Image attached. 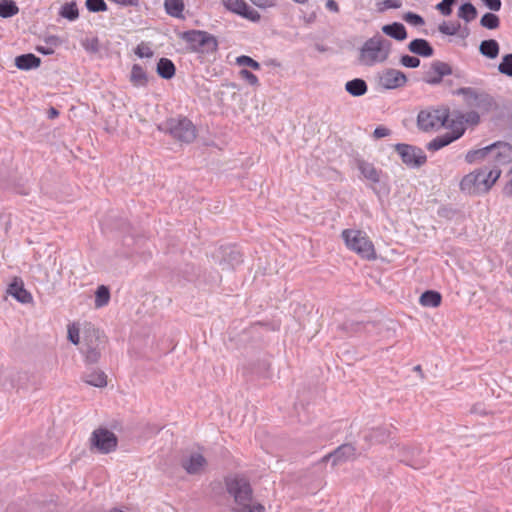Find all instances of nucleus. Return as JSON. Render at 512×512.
<instances>
[{
	"label": "nucleus",
	"instance_id": "obj_1",
	"mask_svg": "<svg viewBox=\"0 0 512 512\" xmlns=\"http://www.w3.org/2000/svg\"><path fill=\"white\" fill-rule=\"evenodd\" d=\"M225 486L228 494L234 498L235 512H264L262 504L253 500V490L249 481L240 476L227 477Z\"/></svg>",
	"mask_w": 512,
	"mask_h": 512
},
{
	"label": "nucleus",
	"instance_id": "obj_2",
	"mask_svg": "<svg viewBox=\"0 0 512 512\" xmlns=\"http://www.w3.org/2000/svg\"><path fill=\"white\" fill-rule=\"evenodd\" d=\"M500 174L501 171L498 168L483 166L465 175L460 182V188L469 195L486 193L500 177Z\"/></svg>",
	"mask_w": 512,
	"mask_h": 512
},
{
	"label": "nucleus",
	"instance_id": "obj_3",
	"mask_svg": "<svg viewBox=\"0 0 512 512\" xmlns=\"http://www.w3.org/2000/svg\"><path fill=\"white\" fill-rule=\"evenodd\" d=\"M391 47V41L376 34L364 42L360 49L359 61L366 66L384 62L389 57Z\"/></svg>",
	"mask_w": 512,
	"mask_h": 512
},
{
	"label": "nucleus",
	"instance_id": "obj_4",
	"mask_svg": "<svg viewBox=\"0 0 512 512\" xmlns=\"http://www.w3.org/2000/svg\"><path fill=\"white\" fill-rule=\"evenodd\" d=\"M158 128L182 143L189 144L196 138V127L186 117L169 118L161 123Z\"/></svg>",
	"mask_w": 512,
	"mask_h": 512
},
{
	"label": "nucleus",
	"instance_id": "obj_5",
	"mask_svg": "<svg viewBox=\"0 0 512 512\" xmlns=\"http://www.w3.org/2000/svg\"><path fill=\"white\" fill-rule=\"evenodd\" d=\"M450 113L447 108L421 110L417 116V126L421 131L429 132L443 126L448 127Z\"/></svg>",
	"mask_w": 512,
	"mask_h": 512
},
{
	"label": "nucleus",
	"instance_id": "obj_6",
	"mask_svg": "<svg viewBox=\"0 0 512 512\" xmlns=\"http://www.w3.org/2000/svg\"><path fill=\"white\" fill-rule=\"evenodd\" d=\"M342 237L346 246L361 257L367 259L374 257V246L362 231L346 229L342 232Z\"/></svg>",
	"mask_w": 512,
	"mask_h": 512
},
{
	"label": "nucleus",
	"instance_id": "obj_7",
	"mask_svg": "<svg viewBox=\"0 0 512 512\" xmlns=\"http://www.w3.org/2000/svg\"><path fill=\"white\" fill-rule=\"evenodd\" d=\"M102 338L101 332L94 327L85 330L81 352L84 354L87 363L94 364L99 361L101 344L103 343Z\"/></svg>",
	"mask_w": 512,
	"mask_h": 512
},
{
	"label": "nucleus",
	"instance_id": "obj_8",
	"mask_svg": "<svg viewBox=\"0 0 512 512\" xmlns=\"http://www.w3.org/2000/svg\"><path fill=\"white\" fill-rule=\"evenodd\" d=\"M182 39L189 43L194 51L212 53L218 49L216 37L206 31H186L182 34Z\"/></svg>",
	"mask_w": 512,
	"mask_h": 512
},
{
	"label": "nucleus",
	"instance_id": "obj_9",
	"mask_svg": "<svg viewBox=\"0 0 512 512\" xmlns=\"http://www.w3.org/2000/svg\"><path fill=\"white\" fill-rule=\"evenodd\" d=\"M118 446L117 436L107 428L95 429L90 437V450H96L101 454H109Z\"/></svg>",
	"mask_w": 512,
	"mask_h": 512
},
{
	"label": "nucleus",
	"instance_id": "obj_10",
	"mask_svg": "<svg viewBox=\"0 0 512 512\" xmlns=\"http://www.w3.org/2000/svg\"><path fill=\"white\" fill-rule=\"evenodd\" d=\"M456 94L463 95L464 101L468 107L477 108L482 111H489L493 104V98L484 92H478L471 87H462L456 91Z\"/></svg>",
	"mask_w": 512,
	"mask_h": 512
},
{
	"label": "nucleus",
	"instance_id": "obj_11",
	"mask_svg": "<svg viewBox=\"0 0 512 512\" xmlns=\"http://www.w3.org/2000/svg\"><path fill=\"white\" fill-rule=\"evenodd\" d=\"M395 150L399 154L402 162L411 168H419L427 161L424 151L413 145L398 143Z\"/></svg>",
	"mask_w": 512,
	"mask_h": 512
},
{
	"label": "nucleus",
	"instance_id": "obj_12",
	"mask_svg": "<svg viewBox=\"0 0 512 512\" xmlns=\"http://www.w3.org/2000/svg\"><path fill=\"white\" fill-rule=\"evenodd\" d=\"M407 81L405 73L394 68H386L378 74V85L385 90L404 87Z\"/></svg>",
	"mask_w": 512,
	"mask_h": 512
},
{
	"label": "nucleus",
	"instance_id": "obj_13",
	"mask_svg": "<svg viewBox=\"0 0 512 512\" xmlns=\"http://www.w3.org/2000/svg\"><path fill=\"white\" fill-rule=\"evenodd\" d=\"M221 2L228 11L252 22H259L261 19L260 13L250 7L245 0H221Z\"/></svg>",
	"mask_w": 512,
	"mask_h": 512
},
{
	"label": "nucleus",
	"instance_id": "obj_14",
	"mask_svg": "<svg viewBox=\"0 0 512 512\" xmlns=\"http://www.w3.org/2000/svg\"><path fill=\"white\" fill-rule=\"evenodd\" d=\"M400 461L414 469L426 466L428 460L422 455V450L416 446H403L399 449Z\"/></svg>",
	"mask_w": 512,
	"mask_h": 512
},
{
	"label": "nucleus",
	"instance_id": "obj_15",
	"mask_svg": "<svg viewBox=\"0 0 512 512\" xmlns=\"http://www.w3.org/2000/svg\"><path fill=\"white\" fill-rule=\"evenodd\" d=\"M356 447L351 443H344L338 446L334 451L325 455L321 462L332 461V466H337L349 460L356 459Z\"/></svg>",
	"mask_w": 512,
	"mask_h": 512
},
{
	"label": "nucleus",
	"instance_id": "obj_16",
	"mask_svg": "<svg viewBox=\"0 0 512 512\" xmlns=\"http://www.w3.org/2000/svg\"><path fill=\"white\" fill-rule=\"evenodd\" d=\"M453 73L452 67L443 61H433L428 71L425 72L423 80L430 85H438L442 82L444 76Z\"/></svg>",
	"mask_w": 512,
	"mask_h": 512
},
{
	"label": "nucleus",
	"instance_id": "obj_17",
	"mask_svg": "<svg viewBox=\"0 0 512 512\" xmlns=\"http://www.w3.org/2000/svg\"><path fill=\"white\" fill-rule=\"evenodd\" d=\"M490 162L494 164L493 168L500 165H506L512 162V145L507 142H495L492 144Z\"/></svg>",
	"mask_w": 512,
	"mask_h": 512
},
{
	"label": "nucleus",
	"instance_id": "obj_18",
	"mask_svg": "<svg viewBox=\"0 0 512 512\" xmlns=\"http://www.w3.org/2000/svg\"><path fill=\"white\" fill-rule=\"evenodd\" d=\"M26 379V374L14 368H0V386L4 390L21 388V381Z\"/></svg>",
	"mask_w": 512,
	"mask_h": 512
},
{
	"label": "nucleus",
	"instance_id": "obj_19",
	"mask_svg": "<svg viewBox=\"0 0 512 512\" xmlns=\"http://www.w3.org/2000/svg\"><path fill=\"white\" fill-rule=\"evenodd\" d=\"M480 122V116L476 111H469L462 113L460 111H453L451 114L450 123L448 128L453 130H463L465 132V124L477 125Z\"/></svg>",
	"mask_w": 512,
	"mask_h": 512
},
{
	"label": "nucleus",
	"instance_id": "obj_20",
	"mask_svg": "<svg viewBox=\"0 0 512 512\" xmlns=\"http://www.w3.org/2000/svg\"><path fill=\"white\" fill-rule=\"evenodd\" d=\"M206 458L198 452H193L189 456L182 458L181 467L189 475L201 474L207 466Z\"/></svg>",
	"mask_w": 512,
	"mask_h": 512
},
{
	"label": "nucleus",
	"instance_id": "obj_21",
	"mask_svg": "<svg viewBox=\"0 0 512 512\" xmlns=\"http://www.w3.org/2000/svg\"><path fill=\"white\" fill-rule=\"evenodd\" d=\"M242 261V254L236 247L228 246L221 248L219 265L223 271L234 269L237 265L242 263Z\"/></svg>",
	"mask_w": 512,
	"mask_h": 512
},
{
	"label": "nucleus",
	"instance_id": "obj_22",
	"mask_svg": "<svg viewBox=\"0 0 512 512\" xmlns=\"http://www.w3.org/2000/svg\"><path fill=\"white\" fill-rule=\"evenodd\" d=\"M463 135V130H453L451 129L450 132H446L442 135H439L432 139L430 142L426 144V149L432 152L438 151L455 140L459 139Z\"/></svg>",
	"mask_w": 512,
	"mask_h": 512
},
{
	"label": "nucleus",
	"instance_id": "obj_23",
	"mask_svg": "<svg viewBox=\"0 0 512 512\" xmlns=\"http://www.w3.org/2000/svg\"><path fill=\"white\" fill-rule=\"evenodd\" d=\"M7 293L23 304L30 303L33 299L32 295L24 288L23 282L18 279L9 284Z\"/></svg>",
	"mask_w": 512,
	"mask_h": 512
},
{
	"label": "nucleus",
	"instance_id": "obj_24",
	"mask_svg": "<svg viewBox=\"0 0 512 512\" xmlns=\"http://www.w3.org/2000/svg\"><path fill=\"white\" fill-rule=\"evenodd\" d=\"M408 50L421 57H431L434 54V49L431 44L422 38H416L408 44Z\"/></svg>",
	"mask_w": 512,
	"mask_h": 512
},
{
	"label": "nucleus",
	"instance_id": "obj_25",
	"mask_svg": "<svg viewBox=\"0 0 512 512\" xmlns=\"http://www.w3.org/2000/svg\"><path fill=\"white\" fill-rule=\"evenodd\" d=\"M82 380L94 387L103 388L107 385V376L106 374L98 369H89L87 370L83 376Z\"/></svg>",
	"mask_w": 512,
	"mask_h": 512
},
{
	"label": "nucleus",
	"instance_id": "obj_26",
	"mask_svg": "<svg viewBox=\"0 0 512 512\" xmlns=\"http://www.w3.org/2000/svg\"><path fill=\"white\" fill-rule=\"evenodd\" d=\"M41 59L32 53L22 54L15 58V66L20 70H31L38 68Z\"/></svg>",
	"mask_w": 512,
	"mask_h": 512
},
{
	"label": "nucleus",
	"instance_id": "obj_27",
	"mask_svg": "<svg viewBox=\"0 0 512 512\" xmlns=\"http://www.w3.org/2000/svg\"><path fill=\"white\" fill-rule=\"evenodd\" d=\"M382 32L397 40V41H403L407 38V31L405 26L400 22H393L391 24H386L382 26Z\"/></svg>",
	"mask_w": 512,
	"mask_h": 512
},
{
	"label": "nucleus",
	"instance_id": "obj_28",
	"mask_svg": "<svg viewBox=\"0 0 512 512\" xmlns=\"http://www.w3.org/2000/svg\"><path fill=\"white\" fill-rule=\"evenodd\" d=\"M129 81L134 87H146L148 85V75L141 65L134 64L132 66Z\"/></svg>",
	"mask_w": 512,
	"mask_h": 512
},
{
	"label": "nucleus",
	"instance_id": "obj_29",
	"mask_svg": "<svg viewBox=\"0 0 512 512\" xmlns=\"http://www.w3.org/2000/svg\"><path fill=\"white\" fill-rule=\"evenodd\" d=\"M357 167L367 180L373 183L380 181V171L372 163L365 160H357Z\"/></svg>",
	"mask_w": 512,
	"mask_h": 512
},
{
	"label": "nucleus",
	"instance_id": "obj_30",
	"mask_svg": "<svg viewBox=\"0 0 512 512\" xmlns=\"http://www.w3.org/2000/svg\"><path fill=\"white\" fill-rule=\"evenodd\" d=\"M156 72L161 78L169 80L175 76L176 67L172 60L162 57L157 63Z\"/></svg>",
	"mask_w": 512,
	"mask_h": 512
},
{
	"label": "nucleus",
	"instance_id": "obj_31",
	"mask_svg": "<svg viewBox=\"0 0 512 512\" xmlns=\"http://www.w3.org/2000/svg\"><path fill=\"white\" fill-rule=\"evenodd\" d=\"M479 52L486 58L495 59L500 52L499 43L495 39L483 40L479 45Z\"/></svg>",
	"mask_w": 512,
	"mask_h": 512
},
{
	"label": "nucleus",
	"instance_id": "obj_32",
	"mask_svg": "<svg viewBox=\"0 0 512 512\" xmlns=\"http://www.w3.org/2000/svg\"><path fill=\"white\" fill-rule=\"evenodd\" d=\"M345 90L354 97H360L367 93L368 86L365 80L355 78L346 82Z\"/></svg>",
	"mask_w": 512,
	"mask_h": 512
},
{
	"label": "nucleus",
	"instance_id": "obj_33",
	"mask_svg": "<svg viewBox=\"0 0 512 512\" xmlns=\"http://www.w3.org/2000/svg\"><path fill=\"white\" fill-rule=\"evenodd\" d=\"M491 152H493L492 144L481 149L470 150L467 152L465 160L468 163H474L477 162L478 160H487L488 162H490Z\"/></svg>",
	"mask_w": 512,
	"mask_h": 512
},
{
	"label": "nucleus",
	"instance_id": "obj_34",
	"mask_svg": "<svg viewBox=\"0 0 512 512\" xmlns=\"http://www.w3.org/2000/svg\"><path fill=\"white\" fill-rule=\"evenodd\" d=\"M441 300L442 296L438 291L426 290L421 294L419 302L424 307H438Z\"/></svg>",
	"mask_w": 512,
	"mask_h": 512
},
{
	"label": "nucleus",
	"instance_id": "obj_35",
	"mask_svg": "<svg viewBox=\"0 0 512 512\" xmlns=\"http://www.w3.org/2000/svg\"><path fill=\"white\" fill-rule=\"evenodd\" d=\"M45 46L38 45L36 51L43 55H52L55 48L62 44V40L56 35H49L44 38Z\"/></svg>",
	"mask_w": 512,
	"mask_h": 512
},
{
	"label": "nucleus",
	"instance_id": "obj_36",
	"mask_svg": "<svg viewBox=\"0 0 512 512\" xmlns=\"http://www.w3.org/2000/svg\"><path fill=\"white\" fill-rule=\"evenodd\" d=\"M164 8L168 15L183 18L184 0H164Z\"/></svg>",
	"mask_w": 512,
	"mask_h": 512
},
{
	"label": "nucleus",
	"instance_id": "obj_37",
	"mask_svg": "<svg viewBox=\"0 0 512 512\" xmlns=\"http://www.w3.org/2000/svg\"><path fill=\"white\" fill-rule=\"evenodd\" d=\"M457 15L466 23H469L477 17L478 11L471 2H465L459 7Z\"/></svg>",
	"mask_w": 512,
	"mask_h": 512
},
{
	"label": "nucleus",
	"instance_id": "obj_38",
	"mask_svg": "<svg viewBox=\"0 0 512 512\" xmlns=\"http://www.w3.org/2000/svg\"><path fill=\"white\" fill-rule=\"evenodd\" d=\"M59 15L69 21L79 18V10L75 1L67 2L60 8Z\"/></svg>",
	"mask_w": 512,
	"mask_h": 512
},
{
	"label": "nucleus",
	"instance_id": "obj_39",
	"mask_svg": "<svg viewBox=\"0 0 512 512\" xmlns=\"http://www.w3.org/2000/svg\"><path fill=\"white\" fill-rule=\"evenodd\" d=\"M19 13V7L13 0H0V17L11 18Z\"/></svg>",
	"mask_w": 512,
	"mask_h": 512
},
{
	"label": "nucleus",
	"instance_id": "obj_40",
	"mask_svg": "<svg viewBox=\"0 0 512 512\" xmlns=\"http://www.w3.org/2000/svg\"><path fill=\"white\" fill-rule=\"evenodd\" d=\"M110 300V290L105 285H100L95 292V307L101 308L106 306Z\"/></svg>",
	"mask_w": 512,
	"mask_h": 512
},
{
	"label": "nucleus",
	"instance_id": "obj_41",
	"mask_svg": "<svg viewBox=\"0 0 512 512\" xmlns=\"http://www.w3.org/2000/svg\"><path fill=\"white\" fill-rule=\"evenodd\" d=\"M480 25L483 28L489 29V30H495L499 28L500 26V18L498 15L487 12L485 13L481 19H480Z\"/></svg>",
	"mask_w": 512,
	"mask_h": 512
},
{
	"label": "nucleus",
	"instance_id": "obj_42",
	"mask_svg": "<svg viewBox=\"0 0 512 512\" xmlns=\"http://www.w3.org/2000/svg\"><path fill=\"white\" fill-rule=\"evenodd\" d=\"M498 71L512 78V53L505 54L501 62L498 64Z\"/></svg>",
	"mask_w": 512,
	"mask_h": 512
},
{
	"label": "nucleus",
	"instance_id": "obj_43",
	"mask_svg": "<svg viewBox=\"0 0 512 512\" xmlns=\"http://www.w3.org/2000/svg\"><path fill=\"white\" fill-rule=\"evenodd\" d=\"M390 435V432L383 427L373 429L369 435L365 436L366 440H374L376 442H384Z\"/></svg>",
	"mask_w": 512,
	"mask_h": 512
},
{
	"label": "nucleus",
	"instance_id": "obj_44",
	"mask_svg": "<svg viewBox=\"0 0 512 512\" xmlns=\"http://www.w3.org/2000/svg\"><path fill=\"white\" fill-rule=\"evenodd\" d=\"M461 27L459 22L448 24L447 22H443L438 26V30L440 33L448 36L456 35Z\"/></svg>",
	"mask_w": 512,
	"mask_h": 512
},
{
	"label": "nucleus",
	"instance_id": "obj_45",
	"mask_svg": "<svg viewBox=\"0 0 512 512\" xmlns=\"http://www.w3.org/2000/svg\"><path fill=\"white\" fill-rule=\"evenodd\" d=\"M86 8L90 12H104L108 9L104 0H86Z\"/></svg>",
	"mask_w": 512,
	"mask_h": 512
},
{
	"label": "nucleus",
	"instance_id": "obj_46",
	"mask_svg": "<svg viewBox=\"0 0 512 512\" xmlns=\"http://www.w3.org/2000/svg\"><path fill=\"white\" fill-rule=\"evenodd\" d=\"M236 63L240 66H247L254 70H259L261 65L259 62L247 55H241L236 58Z\"/></svg>",
	"mask_w": 512,
	"mask_h": 512
},
{
	"label": "nucleus",
	"instance_id": "obj_47",
	"mask_svg": "<svg viewBox=\"0 0 512 512\" xmlns=\"http://www.w3.org/2000/svg\"><path fill=\"white\" fill-rule=\"evenodd\" d=\"M399 62L406 68H417L420 66V59L416 56H411L408 54L402 55Z\"/></svg>",
	"mask_w": 512,
	"mask_h": 512
},
{
	"label": "nucleus",
	"instance_id": "obj_48",
	"mask_svg": "<svg viewBox=\"0 0 512 512\" xmlns=\"http://www.w3.org/2000/svg\"><path fill=\"white\" fill-rule=\"evenodd\" d=\"M457 0H442L436 5V9L444 16H449L452 13V7L456 4Z\"/></svg>",
	"mask_w": 512,
	"mask_h": 512
},
{
	"label": "nucleus",
	"instance_id": "obj_49",
	"mask_svg": "<svg viewBox=\"0 0 512 512\" xmlns=\"http://www.w3.org/2000/svg\"><path fill=\"white\" fill-rule=\"evenodd\" d=\"M403 20L414 26L424 25V18L414 12H407L403 15Z\"/></svg>",
	"mask_w": 512,
	"mask_h": 512
},
{
	"label": "nucleus",
	"instance_id": "obj_50",
	"mask_svg": "<svg viewBox=\"0 0 512 512\" xmlns=\"http://www.w3.org/2000/svg\"><path fill=\"white\" fill-rule=\"evenodd\" d=\"M67 338L74 345L79 344V342H80L79 328L75 323L68 325Z\"/></svg>",
	"mask_w": 512,
	"mask_h": 512
},
{
	"label": "nucleus",
	"instance_id": "obj_51",
	"mask_svg": "<svg viewBox=\"0 0 512 512\" xmlns=\"http://www.w3.org/2000/svg\"><path fill=\"white\" fill-rule=\"evenodd\" d=\"M377 6L379 12H384L386 9H398L402 6V3L399 0H383Z\"/></svg>",
	"mask_w": 512,
	"mask_h": 512
},
{
	"label": "nucleus",
	"instance_id": "obj_52",
	"mask_svg": "<svg viewBox=\"0 0 512 512\" xmlns=\"http://www.w3.org/2000/svg\"><path fill=\"white\" fill-rule=\"evenodd\" d=\"M134 52L140 58H150L154 54L153 51L151 50V48L148 45L144 44V43L139 44L135 48Z\"/></svg>",
	"mask_w": 512,
	"mask_h": 512
},
{
	"label": "nucleus",
	"instance_id": "obj_53",
	"mask_svg": "<svg viewBox=\"0 0 512 512\" xmlns=\"http://www.w3.org/2000/svg\"><path fill=\"white\" fill-rule=\"evenodd\" d=\"M240 76L251 86L259 85V80L257 76L247 69H242L240 71Z\"/></svg>",
	"mask_w": 512,
	"mask_h": 512
},
{
	"label": "nucleus",
	"instance_id": "obj_54",
	"mask_svg": "<svg viewBox=\"0 0 512 512\" xmlns=\"http://www.w3.org/2000/svg\"><path fill=\"white\" fill-rule=\"evenodd\" d=\"M84 48L92 53H97L100 49V42L97 37H94L90 40H87L86 43H84Z\"/></svg>",
	"mask_w": 512,
	"mask_h": 512
},
{
	"label": "nucleus",
	"instance_id": "obj_55",
	"mask_svg": "<svg viewBox=\"0 0 512 512\" xmlns=\"http://www.w3.org/2000/svg\"><path fill=\"white\" fill-rule=\"evenodd\" d=\"M483 4L491 11H499L501 9V0H481Z\"/></svg>",
	"mask_w": 512,
	"mask_h": 512
},
{
	"label": "nucleus",
	"instance_id": "obj_56",
	"mask_svg": "<svg viewBox=\"0 0 512 512\" xmlns=\"http://www.w3.org/2000/svg\"><path fill=\"white\" fill-rule=\"evenodd\" d=\"M456 214V210L449 207H441L438 210V215L443 218L451 219Z\"/></svg>",
	"mask_w": 512,
	"mask_h": 512
},
{
	"label": "nucleus",
	"instance_id": "obj_57",
	"mask_svg": "<svg viewBox=\"0 0 512 512\" xmlns=\"http://www.w3.org/2000/svg\"><path fill=\"white\" fill-rule=\"evenodd\" d=\"M390 133H391V131L388 128L383 127V126H378V127L375 128V130L373 132V136L376 139H380V138L389 136Z\"/></svg>",
	"mask_w": 512,
	"mask_h": 512
},
{
	"label": "nucleus",
	"instance_id": "obj_58",
	"mask_svg": "<svg viewBox=\"0 0 512 512\" xmlns=\"http://www.w3.org/2000/svg\"><path fill=\"white\" fill-rule=\"evenodd\" d=\"M254 5L260 8H266L273 5V0H250Z\"/></svg>",
	"mask_w": 512,
	"mask_h": 512
},
{
	"label": "nucleus",
	"instance_id": "obj_59",
	"mask_svg": "<svg viewBox=\"0 0 512 512\" xmlns=\"http://www.w3.org/2000/svg\"><path fill=\"white\" fill-rule=\"evenodd\" d=\"M325 6L329 11L334 13H338L340 10L339 5L335 0H327Z\"/></svg>",
	"mask_w": 512,
	"mask_h": 512
},
{
	"label": "nucleus",
	"instance_id": "obj_60",
	"mask_svg": "<svg viewBox=\"0 0 512 512\" xmlns=\"http://www.w3.org/2000/svg\"><path fill=\"white\" fill-rule=\"evenodd\" d=\"M503 192L507 196H512V177H511V180L504 187Z\"/></svg>",
	"mask_w": 512,
	"mask_h": 512
},
{
	"label": "nucleus",
	"instance_id": "obj_61",
	"mask_svg": "<svg viewBox=\"0 0 512 512\" xmlns=\"http://www.w3.org/2000/svg\"><path fill=\"white\" fill-rule=\"evenodd\" d=\"M58 115H59V112H58V110H57L56 108L51 107V108L49 109V111H48V116H49V118H55V117H57Z\"/></svg>",
	"mask_w": 512,
	"mask_h": 512
},
{
	"label": "nucleus",
	"instance_id": "obj_62",
	"mask_svg": "<svg viewBox=\"0 0 512 512\" xmlns=\"http://www.w3.org/2000/svg\"><path fill=\"white\" fill-rule=\"evenodd\" d=\"M115 2L117 3H120V4H124V5H127V4H133L132 1H126V0H114Z\"/></svg>",
	"mask_w": 512,
	"mask_h": 512
},
{
	"label": "nucleus",
	"instance_id": "obj_63",
	"mask_svg": "<svg viewBox=\"0 0 512 512\" xmlns=\"http://www.w3.org/2000/svg\"><path fill=\"white\" fill-rule=\"evenodd\" d=\"M292 1L297 4H306V3H308L309 0H292Z\"/></svg>",
	"mask_w": 512,
	"mask_h": 512
},
{
	"label": "nucleus",
	"instance_id": "obj_64",
	"mask_svg": "<svg viewBox=\"0 0 512 512\" xmlns=\"http://www.w3.org/2000/svg\"><path fill=\"white\" fill-rule=\"evenodd\" d=\"M414 370L417 371V372H422V369H421L420 365L415 366Z\"/></svg>",
	"mask_w": 512,
	"mask_h": 512
}]
</instances>
